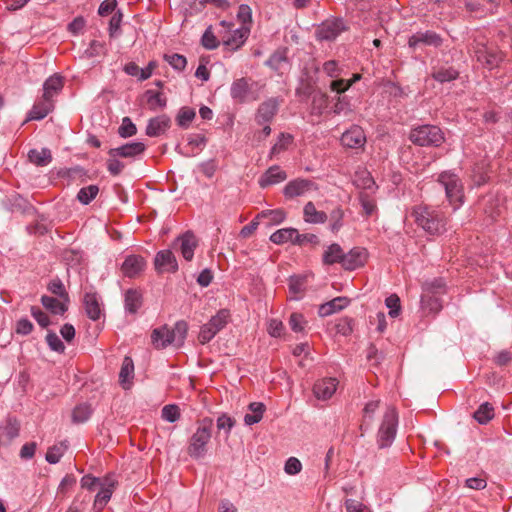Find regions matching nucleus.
I'll use <instances>...</instances> for the list:
<instances>
[{
  "mask_svg": "<svg viewBox=\"0 0 512 512\" xmlns=\"http://www.w3.org/2000/svg\"><path fill=\"white\" fill-rule=\"evenodd\" d=\"M410 215L417 226L430 235H441L446 231L447 217L438 208L416 205L412 208Z\"/></svg>",
  "mask_w": 512,
  "mask_h": 512,
  "instance_id": "obj_1",
  "label": "nucleus"
},
{
  "mask_svg": "<svg viewBox=\"0 0 512 512\" xmlns=\"http://www.w3.org/2000/svg\"><path fill=\"white\" fill-rule=\"evenodd\" d=\"M188 333V324L184 320L177 321L173 328L168 325L155 328L151 333V343L156 349H164L169 345L181 347Z\"/></svg>",
  "mask_w": 512,
  "mask_h": 512,
  "instance_id": "obj_2",
  "label": "nucleus"
},
{
  "mask_svg": "<svg viewBox=\"0 0 512 512\" xmlns=\"http://www.w3.org/2000/svg\"><path fill=\"white\" fill-rule=\"evenodd\" d=\"M213 420L205 417L198 422V427L189 440L187 453L190 457L199 459L207 453V445L212 436Z\"/></svg>",
  "mask_w": 512,
  "mask_h": 512,
  "instance_id": "obj_3",
  "label": "nucleus"
},
{
  "mask_svg": "<svg viewBox=\"0 0 512 512\" xmlns=\"http://www.w3.org/2000/svg\"><path fill=\"white\" fill-rule=\"evenodd\" d=\"M437 182L444 188L449 204L458 209L464 203V185L461 178L453 171L446 170L437 177Z\"/></svg>",
  "mask_w": 512,
  "mask_h": 512,
  "instance_id": "obj_4",
  "label": "nucleus"
},
{
  "mask_svg": "<svg viewBox=\"0 0 512 512\" xmlns=\"http://www.w3.org/2000/svg\"><path fill=\"white\" fill-rule=\"evenodd\" d=\"M409 139L418 146H440L445 138L442 130L435 125H422L411 130Z\"/></svg>",
  "mask_w": 512,
  "mask_h": 512,
  "instance_id": "obj_5",
  "label": "nucleus"
},
{
  "mask_svg": "<svg viewBox=\"0 0 512 512\" xmlns=\"http://www.w3.org/2000/svg\"><path fill=\"white\" fill-rule=\"evenodd\" d=\"M398 415L395 408H387L378 431L377 443L379 448L389 447L395 439Z\"/></svg>",
  "mask_w": 512,
  "mask_h": 512,
  "instance_id": "obj_6",
  "label": "nucleus"
},
{
  "mask_svg": "<svg viewBox=\"0 0 512 512\" xmlns=\"http://www.w3.org/2000/svg\"><path fill=\"white\" fill-rule=\"evenodd\" d=\"M220 30L218 31L219 37L226 47L231 50L240 48L246 41L250 32L249 28H240L232 30L234 24L227 21H221L219 23Z\"/></svg>",
  "mask_w": 512,
  "mask_h": 512,
  "instance_id": "obj_7",
  "label": "nucleus"
},
{
  "mask_svg": "<svg viewBox=\"0 0 512 512\" xmlns=\"http://www.w3.org/2000/svg\"><path fill=\"white\" fill-rule=\"evenodd\" d=\"M230 319V311L221 309L213 316L208 323L200 328L198 340L201 344H206L211 341L215 335L222 330Z\"/></svg>",
  "mask_w": 512,
  "mask_h": 512,
  "instance_id": "obj_8",
  "label": "nucleus"
},
{
  "mask_svg": "<svg viewBox=\"0 0 512 512\" xmlns=\"http://www.w3.org/2000/svg\"><path fill=\"white\" fill-rule=\"evenodd\" d=\"M316 190H318V185L314 181L305 178H297L289 181L285 185L283 195L286 199H294Z\"/></svg>",
  "mask_w": 512,
  "mask_h": 512,
  "instance_id": "obj_9",
  "label": "nucleus"
},
{
  "mask_svg": "<svg viewBox=\"0 0 512 512\" xmlns=\"http://www.w3.org/2000/svg\"><path fill=\"white\" fill-rule=\"evenodd\" d=\"M368 251L363 247H354L348 253H344L342 267L345 270L353 271L363 267L368 260Z\"/></svg>",
  "mask_w": 512,
  "mask_h": 512,
  "instance_id": "obj_10",
  "label": "nucleus"
},
{
  "mask_svg": "<svg viewBox=\"0 0 512 512\" xmlns=\"http://www.w3.org/2000/svg\"><path fill=\"white\" fill-rule=\"evenodd\" d=\"M117 485V481L114 479L112 475H107L102 479L101 489L96 494L94 500V509L98 512L102 511L107 503L110 501L111 496L114 492V489Z\"/></svg>",
  "mask_w": 512,
  "mask_h": 512,
  "instance_id": "obj_11",
  "label": "nucleus"
},
{
  "mask_svg": "<svg viewBox=\"0 0 512 512\" xmlns=\"http://www.w3.org/2000/svg\"><path fill=\"white\" fill-rule=\"evenodd\" d=\"M280 106L278 98H269L262 102L255 114V121L258 125L271 123L277 114Z\"/></svg>",
  "mask_w": 512,
  "mask_h": 512,
  "instance_id": "obj_12",
  "label": "nucleus"
},
{
  "mask_svg": "<svg viewBox=\"0 0 512 512\" xmlns=\"http://www.w3.org/2000/svg\"><path fill=\"white\" fill-rule=\"evenodd\" d=\"M230 95L235 102L241 104L249 100H256V97L252 96L250 79L244 77L233 81Z\"/></svg>",
  "mask_w": 512,
  "mask_h": 512,
  "instance_id": "obj_13",
  "label": "nucleus"
},
{
  "mask_svg": "<svg viewBox=\"0 0 512 512\" xmlns=\"http://www.w3.org/2000/svg\"><path fill=\"white\" fill-rule=\"evenodd\" d=\"M197 246L198 239L191 231L185 232L174 242V248L181 252L183 258L186 261H191L193 259L194 251Z\"/></svg>",
  "mask_w": 512,
  "mask_h": 512,
  "instance_id": "obj_14",
  "label": "nucleus"
},
{
  "mask_svg": "<svg viewBox=\"0 0 512 512\" xmlns=\"http://www.w3.org/2000/svg\"><path fill=\"white\" fill-rule=\"evenodd\" d=\"M365 143V132L358 125L351 126V128L345 131L341 136V144L346 148L362 149Z\"/></svg>",
  "mask_w": 512,
  "mask_h": 512,
  "instance_id": "obj_15",
  "label": "nucleus"
},
{
  "mask_svg": "<svg viewBox=\"0 0 512 512\" xmlns=\"http://www.w3.org/2000/svg\"><path fill=\"white\" fill-rule=\"evenodd\" d=\"M154 266L158 273H174L178 270L176 257L171 250L159 251L155 256Z\"/></svg>",
  "mask_w": 512,
  "mask_h": 512,
  "instance_id": "obj_16",
  "label": "nucleus"
},
{
  "mask_svg": "<svg viewBox=\"0 0 512 512\" xmlns=\"http://www.w3.org/2000/svg\"><path fill=\"white\" fill-rule=\"evenodd\" d=\"M443 39L434 31L417 32L409 37L408 45L410 48H416L419 44L427 46L439 47L442 45Z\"/></svg>",
  "mask_w": 512,
  "mask_h": 512,
  "instance_id": "obj_17",
  "label": "nucleus"
},
{
  "mask_svg": "<svg viewBox=\"0 0 512 512\" xmlns=\"http://www.w3.org/2000/svg\"><path fill=\"white\" fill-rule=\"evenodd\" d=\"M475 55L477 61L482 63L488 69H493L499 66V64L503 61V54L494 49H488L485 46L478 48L475 51Z\"/></svg>",
  "mask_w": 512,
  "mask_h": 512,
  "instance_id": "obj_18",
  "label": "nucleus"
},
{
  "mask_svg": "<svg viewBox=\"0 0 512 512\" xmlns=\"http://www.w3.org/2000/svg\"><path fill=\"white\" fill-rule=\"evenodd\" d=\"M344 30L343 21L340 19L323 22L317 29V37L320 40H334Z\"/></svg>",
  "mask_w": 512,
  "mask_h": 512,
  "instance_id": "obj_19",
  "label": "nucleus"
},
{
  "mask_svg": "<svg viewBox=\"0 0 512 512\" xmlns=\"http://www.w3.org/2000/svg\"><path fill=\"white\" fill-rule=\"evenodd\" d=\"M146 261L141 255H128L122 266L121 271L124 276L134 278L144 271Z\"/></svg>",
  "mask_w": 512,
  "mask_h": 512,
  "instance_id": "obj_20",
  "label": "nucleus"
},
{
  "mask_svg": "<svg viewBox=\"0 0 512 512\" xmlns=\"http://www.w3.org/2000/svg\"><path fill=\"white\" fill-rule=\"evenodd\" d=\"M338 381L336 378L327 377L322 378L315 382L313 386V393L319 400L330 399L336 392Z\"/></svg>",
  "mask_w": 512,
  "mask_h": 512,
  "instance_id": "obj_21",
  "label": "nucleus"
},
{
  "mask_svg": "<svg viewBox=\"0 0 512 512\" xmlns=\"http://www.w3.org/2000/svg\"><path fill=\"white\" fill-rule=\"evenodd\" d=\"M20 422L14 417H8L0 426V445H9L19 436Z\"/></svg>",
  "mask_w": 512,
  "mask_h": 512,
  "instance_id": "obj_22",
  "label": "nucleus"
},
{
  "mask_svg": "<svg viewBox=\"0 0 512 512\" xmlns=\"http://www.w3.org/2000/svg\"><path fill=\"white\" fill-rule=\"evenodd\" d=\"M489 163L486 159H482L471 167L469 178L474 186H482L489 181Z\"/></svg>",
  "mask_w": 512,
  "mask_h": 512,
  "instance_id": "obj_23",
  "label": "nucleus"
},
{
  "mask_svg": "<svg viewBox=\"0 0 512 512\" xmlns=\"http://www.w3.org/2000/svg\"><path fill=\"white\" fill-rule=\"evenodd\" d=\"M146 146L142 142H131L108 151L109 156H119L123 158H134L142 154Z\"/></svg>",
  "mask_w": 512,
  "mask_h": 512,
  "instance_id": "obj_24",
  "label": "nucleus"
},
{
  "mask_svg": "<svg viewBox=\"0 0 512 512\" xmlns=\"http://www.w3.org/2000/svg\"><path fill=\"white\" fill-rule=\"evenodd\" d=\"M287 178V173L282 170L278 165L271 166L260 177L259 185L262 188L283 182Z\"/></svg>",
  "mask_w": 512,
  "mask_h": 512,
  "instance_id": "obj_25",
  "label": "nucleus"
},
{
  "mask_svg": "<svg viewBox=\"0 0 512 512\" xmlns=\"http://www.w3.org/2000/svg\"><path fill=\"white\" fill-rule=\"evenodd\" d=\"M83 303L87 316L93 321L99 320L102 309L97 294L93 292L85 293Z\"/></svg>",
  "mask_w": 512,
  "mask_h": 512,
  "instance_id": "obj_26",
  "label": "nucleus"
},
{
  "mask_svg": "<svg viewBox=\"0 0 512 512\" xmlns=\"http://www.w3.org/2000/svg\"><path fill=\"white\" fill-rule=\"evenodd\" d=\"M143 304V296L137 289H128L124 294V308L129 314H136Z\"/></svg>",
  "mask_w": 512,
  "mask_h": 512,
  "instance_id": "obj_27",
  "label": "nucleus"
},
{
  "mask_svg": "<svg viewBox=\"0 0 512 512\" xmlns=\"http://www.w3.org/2000/svg\"><path fill=\"white\" fill-rule=\"evenodd\" d=\"M170 125V119L165 116H157L149 120L148 125L146 127V134L150 137H157L163 134Z\"/></svg>",
  "mask_w": 512,
  "mask_h": 512,
  "instance_id": "obj_28",
  "label": "nucleus"
},
{
  "mask_svg": "<svg viewBox=\"0 0 512 512\" xmlns=\"http://www.w3.org/2000/svg\"><path fill=\"white\" fill-rule=\"evenodd\" d=\"M349 304V299L346 297H336L329 302L320 305L318 313L321 317L329 316L333 313L339 312Z\"/></svg>",
  "mask_w": 512,
  "mask_h": 512,
  "instance_id": "obj_29",
  "label": "nucleus"
},
{
  "mask_svg": "<svg viewBox=\"0 0 512 512\" xmlns=\"http://www.w3.org/2000/svg\"><path fill=\"white\" fill-rule=\"evenodd\" d=\"M304 220L307 223L323 224L327 221L328 216L324 211H318L313 202L309 201L303 208Z\"/></svg>",
  "mask_w": 512,
  "mask_h": 512,
  "instance_id": "obj_30",
  "label": "nucleus"
},
{
  "mask_svg": "<svg viewBox=\"0 0 512 512\" xmlns=\"http://www.w3.org/2000/svg\"><path fill=\"white\" fill-rule=\"evenodd\" d=\"M64 86L63 77L55 74L50 76L43 85V98L52 100L53 96L60 92Z\"/></svg>",
  "mask_w": 512,
  "mask_h": 512,
  "instance_id": "obj_31",
  "label": "nucleus"
},
{
  "mask_svg": "<svg viewBox=\"0 0 512 512\" xmlns=\"http://www.w3.org/2000/svg\"><path fill=\"white\" fill-rule=\"evenodd\" d=\"M53 109L52 100H48L42 97V100L35 103L29 112L27 120H41L45 118L50 111Z\"/></svg>",
  "mask_w": 512,
  "mask_h": 512,
  "instance_id": "obj_32",
  "label": "nucleus"
},
{
  "mask_svg": "<svg viewBox=\"0 0 512 512\" xmlns=\"http://www.w3.org/2000/svg\"><path fill=\"white\" fill-rule=\"evenodd\" d=\"M308 276L306 275H295L289 279V292L293 299H299L302 297L306 290Z\"/></svg>",
  "mask_w": 512,
  "mask_h": 512,
  "instance_id": "obj_33",
  "label": "nucleus"
},
{
  "mask_svg": "<svg viewBox=\"0 0 512 512\" xmlns=\"http://www.w3.org/2000/svg\"><path fill=\"white\" fill-rule=\"evenodd\" d=\"M344 252L341 246L337 243H333L327 247L323 254V263L325 265H333L335 263L342 264Z\"/></svg>",
  "mask_w": 512,
  "mask_h": 512,
  "instance_id": "obj_34",
  "label": "nucleus"
},
{
  "mask_svg": "<svg viewBox=\"0 0 512 512\" xmlns=\"http://www.w3.org/2000/svg\"><path fill=\"white\" fill-rule=\"evenodd\" d=\"M422 293L442 296L446 293V283L443 278L427 280L422 284Z\"/></svg>",
  "mask_w": 512,
  "mask_h": 512,
  "instance_id": "obj_35",
  "label": "nucleus"
},
{
  "mask_svg": "<svg viewBox=\"0 0 512 512\" xmlns=\"http://www.w3.org/2000/svg\"><path fill=\"white\" fill-rule=\"evenodd\" d=\"M421 306L424 311L436 314L442 309V300L440 296L422 293Z\"/></svg>",
  "mask_w": 512,
  "mask_h": 512,
  "instance_id": "obj_36",
  "label": "nucleus"
},
{
  "mask_svg": "<svg viewBox=\"0 0 512 512\" xmlns=\"http://www.w3.org/2000/svg\"><path fill=\"white\" fill-rule=\"evenodd\" d=\"M29 161L37 166H46L52 161L51 151L47 148L32 149L28 153Z\"/></svg>",
  "mask_w": 512,
  "mask_h": 512,
  "instance_id": "obj_37",
  "label": "nucleus"
},
{
  "mask_svg": "<svg viewBox=\"0 0 512 512\" xmlns=\"http://www.w3.org/2000/svg\"><path fill=\"white\" fill-rule=\"evenodd\" d=\"M296 235H297V229L283 228V229H279L276 232H274L270 236V240L277 245L284 244L287 242H291L292 244H294V239L296 238Z\"/></svg>",
  "mask_w": 512,
  "mask_h": 512,
  "instance_id": "obj_38",
  "label": "nucleus"
},
{
  "mask_svg": "<svg viewBox=\"0 0 512 512\" xmlns=\"http://www.w3.org/2000/svg\"><path fill=\"white\" fill-rule=\"evenodd\" d=\"M249 410L252 412L251 414H246L244 417V422L246 425H253L261 421L263 417V413L265 411V405L261 402H252L249 404Z\"/></svg>",
  "mask_w": 512,
  "mask_h": 512,
  "instance_id": "obj_39",
  "label": "nucleus"
},
{
  "mask_svg": "<svg viewBox=\"0 0 512 512\" xmlns=\"http://www.w3.org/2000/svg\"><path fill=\"white\" fill-rule=\"evenodd\" d=\"M144 95L150 110L156 111L157 109H161L166 106L167 100L161 92L147 90Z\"/></svg>",
  "mask_w": 512,
  "mask_h": 512,
  "instance_id": "obj_40",
  "label": "nucleus"
},
{
  "mask_svg": "<svg viewBox=\"0 0 512 512\" xmlns=\"http://www.w3.org/2000/svg\"><path fill=\"white\" fill-rule=\"evenodd\" d=\"M41 303L42 305L49 311H51L53 314H64L67 311V305L50 296L43 295L41 297Z\"/></svg>",
  "mask_w": 512,
  "mask_h": 512,
  "instance_id": "obj_41",
  "label": "nucleus"
},
{
  "mask_svg": "<svg viewBox=\"0 0 512 512\" xmlns=\"http://www.w3.org/2000/svg\"><path fill=\"white\" fill-rule=\"evenodd\" d=\"M92 414V408L89 404L81 403L77 405L72 411V422L81 424L86 422Z\"/></svg>",
  "mask_w": 512,
  "mask_h": 512,
  "instance_id": "obj_42",
  "label": "nucleus"
},
{
  "mask_svg": "<svg viewBox=\"0 0 512 512\" xmlns=\"http://www.w3.org/2000/svg\"><path fill=\"white\" fill-rule=\"evenodd\" d=\"M68 446L66 444V441H62L58 444L53 445L50 447L46 453L45 459L50 464H56L60 461L61 457L66 452Z\"/></svg>",
  "mask_w": 512,
  "mask_h": 512,
  "instance_id": "obj_43",
  "label": "nucleus"
},
{
  "mask_svg": "<svg viewBox=\"0 0 512 512\" xmlns=\"http://www.w3.org/2000/svg\"><path fill=\"white\" fill-rule=\"evenodd\" d=\"M133 375H134L133 360L130 357L126 356L122 362L120 373H119V380L124 388H127L125 386V384L130 383L131 379L133 378Z\"/></svg>",
  "mask_w": 512,
  "mask_h": 512,
  "instance_id": "obj_44",
  "label": "nucleus"
},
{
  "mask_svg": "<svg viewBox=\"0 0 512 512\" xmlns=\"http://www.w3.org/2000/svg\"><path fill=\"white\" fill-rule=\"evenodd\" d=\"M494 417V408L488 402L483 403L474 412V419L480 424L488 423Z\"/></svg>",
  "mask_w": 512,
  "mask_h": 512,
  "instance_id": "obj_45",
  "label": "nucleus"
},
{
  "mask_svg": "<svg viewBox=\"0 0 512 512\" xmlns=\"http://www.w3.org/2000/svg\"><path fill=\"white\" fill-rule=\"evenodd\" d=\"M458 76H459V72L452 67H448V68L441 67L432 73V77L436 81L441 82V83L453 81V80L457 79Z\"/></svg>",
  "mask_w": 512,
  "mask_h": 512,
  "instance_id": "obj_46",
  "label": "nucleus"
},
{
  "mask_svg": "<svg viewBox=\"0 0 512 512\" xmlns=\"http://www.w3.org/2000/svg\"><path fill=\"white\" fill-rule=\"evenodd\" d=\"M293 142L292 135L288 133H280L276 143L272 146L270 150V157L272 158L275 155H278L282 151H285L289 145Z\"/></svg>",
  "mask_w": 512,
  "mask_h": 512,
  "instance_id": "obj_47",
  "label": "nucleus"
},
{
  "mask_svg": "<svg viewBox=\"0 0 512 512\" xmlns=\"http://www.w3.org/2000/svg\"><path fill=\"white\" fill-rule=\"evenodd\" d=\"M99 192V188L96 185H89L86 187H83L79 190L77 194V199L82 204H89L93 199L96 198L97 194Z\"/></svg>",
  "mask_w": 512,
  "mask_h": 512,
  "instance_id": "obj_48",
  "label": "nucleus"
},
{
  "mask_svg": "<svg viewBox=\"0 0 512 512\" xmlns=\"http://www.w3.org/2000/svg\"><path fill=\"white\" fill-rule=\"evenodd\" d=\"M195 115L196 113L192 108L183 107L177 115L176 122L180 127L187 128L195 118Z\"/></svg>",
  "mask_w": 512,
  "mask_h": 512,
  "instance_id": "obj_49",
  "label": "nucleus"
},
{
  "mask_svg": "<svg viewBox=\"0 0 512 512\" xmlns=\"http://www.w3.org/2000/svg\"><path fill=\"white\" fill-rule=\"evenodd\" d=\"M333 113L336 115H349L352 112L350 101L346 96H338L336 103L334 104Z\"/></svg>",
  "mask_w": 512,
  "mask_h": 512,
  "instance_id": "obj_50",
  "label": "nucleus"
},
{
  "mask_svg": "<svg viewBox=\"0 0 512 512\" xmlns=\"http://www.w3.org/2000/svg\"><path fill=\"white\" fill-rule=\"evenodd\" d=\"M47 289L52 294L60 297L64 301H69L68 293L60 279L56 278V279L51 280L47 286Z\"/></svg>",
  "mask_w": 512,
  "mask_h": 512,
  "instance_id": "obj_51",
  "label": "nucleus"
},
{
  "mask_svg": "<svg viewBox=\"0 0 512 512\" xmlns=\"http://www.w3.org/2000/svg\"><path fill=\"white\" fill-rule=\"evenodd\" d=\"M161 416L164 420L174 423L180 418V409L175 404L165 405L162 408Z\"/></svg>",
  "mask_w": 512,
  "mask_h": 512,
  "instance_id": "obj_52",
  "label": "nucleus"
},
{
  "mask_svg": "<svg viewBox=\"0 0 512 512\" xmlns=\"http://www.w3.org/2000/svg\"><path fill=\"white\" fill-rule=\"evenodd\" d=\"M359 201L363 208V211L367 217L371 216L376 211V203L366 192L359 194Z\"/></svg>",
  "mask_w": 512,
  "mask_h": 512,
  "instance_id": "obj_53",
  "label": "nucleus"
},
{
  "mask_svg": "<svg viewBox=\"0 0 512 512\" xmlns=\"http://www.w3.org/2000/svg\"><path fill=\"white\" fill-rule=\"evenodd\" d=\"M137 133V128L135 124L131 121L129 117H124L122 120V124L118 129V134L122 138L132 137Z\"/></svg>",
  "mask_w": 512,
  "mask_h": 512,
  "instance_id": "obj_54",
  "label": "nucleus"
},
{
  "mask_svg": "<svg viewBox=\"0 0 512 512\" xmlns=\"http://www.w3.org/2000/svg\"><path fill=\"white\" fill-rule=\"evenodd\" d=\"M258 217L269 219L272 224H279L286 218V213L281 209L262 211Z\"/></svg>",
  "mask_w": 512,
  "mask_h": 512,
  "instance_id": "obj_55",
  "label": "nucleus"
},
{
  "mask_svg": "<svg viewBox=\"0 0 512 512\" xmlns=\"http://www.w3.org/2000/svg\"><path fill=\"white\" fill-rule=\"evenodd\" d=\"M165 61H167L174 69L182 71L185 69L187 60L186 57L181 54H165Z\"/></svg>",
  "mask_w": 512,
  "mask_h": 512,
  "instance_id": "obj_56",
  "label": "nucleus"
},
{
  "mask_svg": "<svg viewBox=\"0 0 512 512\" xmlns=\"http://www.w3.org/2000/svg\"><path fill=\"white\" fill-rule=\"evenodd\" d=\"M46 342L51 350L63 353L65 351V345L61 341V339L58 337V335L53 332L49 331L46 335Z\"/></svg>",
  "mask_w": 512,
  "mask_h": 512,
  "instance_id": "obj_57",
  "label": "nucleus"
},
{
  "mask_svg": "<svg viewBox=\"0 0 512 512\" xmlns=\"http://www.w3.org/2000/svg\"><path fill=\"white\" fill-rule=\"evenodd\" d=\"M343 217H344V211L340 207H337L330 213V218H331L330 229L332 232L336 233L340 230V228L343 225V223H342Z\"/></svg>",
  "mask_w": 512,
  "mask_h": 512,
  "instance_id": "obj_58",
  "label": "nucleus"
},
{
  "mask_svg": "<svg viewBox=\"0 0 512 512\" xmlns=\"http://www.w3.org/2000/svg\"><path fill=\"white\" fill-rule=\"evenodd\" d=\"M202 45L209 50L216 49L219 46V41L211 30V27L207 28L201 39Z\"/></svg>",
  "mask_w": 512,
  "mask_h": 512,
  "instance_id": "obj_59",
  "label": "nucleus"
},
{
  "mask_svg": "<svg viewBox=\"0 0 512 512\" xmlns=\"http://www.w3.org/2000/svg\"><path fill=\"white\" fill-rule=\"evenodd\" d=\"M386 306L389 308V315L397 317L401 310L400 298L396 294H392L385 300Z\"/></svg>",
  "mask_w": 512,
  "mask_h": 512,
  "instance_id": "obj_60",
  "label": "nucleus"
},
{
  "mask_svg": "<svg viewBox=\"0 0 512 512\" xmlns=\"http://www.w3.org/2000/svg\"><path fill=\"white\" fill-rule=\"evenodd\" d=\"M104 52H105L104 43L97 41V40H92L90 42L89 47L85 51V55L87 58H94L96 56L104 54Z\"/></svg>",
  "mask_w": 512,
  "mask_h": 512,
  "instance_id": "obj_61",
  "label": "nucleus"
},
{
  "mask_svg": "<svg viewBox=\"0 0 512 512\" xmlns=\"http://www.w3.org/2000/svg\"><path fill=\"white\" fill-rule=\"evenodd\" d=\"M306 321L304 316L299 313H292L289 318V325L294 332H302Z\"/></svg>",
  "mask_w": 512,
  "mask_h": 512,
  "instance_id": "obj_62",
  "label": "nucleus"
},
{
  "mask_svg": "<svg viewBox=\"0 0 512 512\" xmlns=\"http://www.w3.org/2000/svg\"><path fill=\"white\" fill-rule=\"evenodd\" d=\"M117 157L118 156H109L107 160V170L113 176L119 175L124 168V164L118 160Z\"/></svg>",
  "mask_w": 512,
  "mask_h": 512,
  "instance_id": "obj_63",
  "label": "nucleus"
},
{
  "mask_svg": "<svg viewBox=\"0 0 512 512\" xmlns=\"http://www.w3.org/2000/svg\"><path fill=\"white\" fill-rule=\"evenodd\" d=\"M347 512H370V510L362 502L355 499H347L345 501Z\"/></svg>",
  "mask_w": 512,
  "mask_h": 512,
  "instance_id": "obj_64",
  "label": "nucleus"
}]
</instances>
